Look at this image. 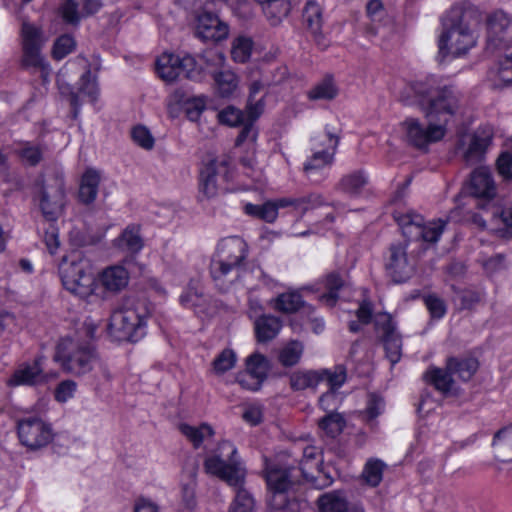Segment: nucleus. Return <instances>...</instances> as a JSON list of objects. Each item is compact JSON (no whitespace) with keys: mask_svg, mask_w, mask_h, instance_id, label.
I'll list each match as a JSON object with an SVG mask.
<instances>
[{"mask_svg":"<svg viewBox=\"0 0 512 512\" xmlns=\"http://www.w3.org/2000/svg\"><path fill=\"white\" fill-rule=\"evenodd\" d=\"M18 437L22 445L30 450L47 446L54 433L50 423L38 416H26L17 422Z\"/></svg>","mask_w":512,"mask_h":512,"instance_id":"ddd939ff","label":"nucleus"},{"mask_svg":"<svg viewBox=\"0 0 512 512\" xmlns=\"http://www.w3.org/2000/svg\"><path fill=\"white\" fill-rule=\"evenodd\" d=\"M262 8L264 15L273 26L278 25L290 11L288 0H255Z\"/></svg>","mask_w":512,"mask_h":512,"instance_id":"473e14b6","label":"nucleus"},{"mask_svg":"<svg viewBox=\"0 0 512 512\" xmlns=\"http://www.w3.org/2000/svg\"><path fill=\"white\" fill-rule=\"evenodd\" d=\"M53 359L66 373L82 376L98 367L100 378L110 380L107 367L102 364L94 346L89 342L82 343L79 339L63 338L56 346Z\"/></svg>","mask_w":512,"mask_h":512,"instance_id":"f03ea898","label":"nucleus"},{"mask_svg":"<svg viewBox=\"0 0 512 512\" xmlns=\"http://www.w3.org/2000/svg\"><path fill=\"white\" fill-rule=\"evenodd\" d=\"M425 305L433 318L440 319L446 314L444 301L436 295H427L424 298Z\"/></svg>","mask_w":512,"mask_h":512,"instance_id":"69168bd1","label":"nucleus"},{"mask_svg":"<svg viewBox=\"0 0 512 512\" xmlns=\"http://www.w3.org/2000/svg\"><path fill=\"white\" fill-rule=\"evenodd\" d=\"M478 366V361L474 357H450L447 360L448 371L463 381L470 380Z\"/></svg>","mask_w":512,"mask_h":512,"instance_id":"72a5a7b5","label":"nucleus"},{"mask_svg":"<svg viewBox=\"0 0 512 512\" xmlns=\"http://www.w3.org/2000/svg\"><path fill=\"white\" fill-rule=\"evenodd\" d=\"M319 427L323 430L327 436L336 437L339 435L345 427V420L341 414L328 412L319 422Z\"/></svg>","mask_w":512,"mask_h":512,"instance_id":"de8ad7c7","label":"nucleus"},{"mask_svg":"<svg viewBox=\"0 0 512 512\" xmlns=\"http://www.w3.org/2000/svg\"><path fill=\"white\" fill-rule=\"evenodd\" d=\"M253 42L250 38L239 36L232 42L231 56L235 62L245 63L251 56Z\"/></svg>","mask_w":512,"mask_h":512,"instance_id":"8fccbe9b","label":"nucleus"},{"mask_svg":"<svg viewBox=\"0 0 512 512\" xmlns=\"http://www.w3.org/2000/svg\"><path fill=\"white\" fill-rule=\"evenodd\" d=\"M204 471L219 478L231 487L244 485L246 469L238 453L237 447L229 440H221L216 447L207 452Z\"/></svg>","mask_w":512,"mask_h":512,"instance_id":"20e7f679","label":"nucleus"},{"mask_svg":"<svg viewBox=\"0 0 512 512\" xmlns=\"http://www.w3.org/2000/svg\"><path fill=\"white\" fill-rule=\"evenodd\" d=\"M466 190L476 198H493L496 194V188L489 169L486 167L475 169L471 174Z\"/></svg>","mask_w":512,"mask_h":512,"instance_id":"4be33fe9","label":"nucleus"},{"mask_svg":"<svg viewBox=\"0 0 512 512\" xmlns=\"http://www.w3.org/2000/svg\"><path fill=\"white\" fill-rule=\"evenodd\" d=\"M452 375L453 374L448 371L447 367L445 369L433 367L427 370L425 378L436 390L446 394L450 392L453 387L454 381Z\"/></svg>","mask_w":512,"mask_h":512,"instance_id":"4c0bfd02","label":"nucleus"},{"mask_svg":"<svg viewBox=\"0 0 512 512\" xmlns=\"http://www.w3.org/2000/svg\"><path fill=\"white\" fill-rule=\"evenodd\" d=\"M99 182L100 175L96 170L88 169L83 174L79 188V199L81 202L88 204L96 199Z\"/></svg>","mask_w":512,"mask_h":512,"instance_id":"c9c22d12","label":"nucleus"},{"mask_svg":"<svg viewBox=\"0 0 512 512\" xmlns=\"http://www.w3.org/2000/svg\"><path fill=\"white\" fill-rule=\"evenodd\" d=\"M492 447L498 460L512 462V424L495 433Z\"/></svg>","mask_w":512,"mask_h":512,"instance_id":"7c9ffc66","label":"nucleus"},{"mask_svg":"<svg viewBox=\"0 0 512 512\" xmlns=\"http://www.w3.org/2000/svg\"><path fill=\"white\" fill-rule=\"evenodd\" d=\"M76 47V42L71 35L64 34L58 37L53 45L52 56L56 60H62Z\"/></svg>","mask_w":512,"mask_h":512,"instance_id":"6e6d98bb","label":"nucleus"},{"mask_svg":"<svg viewBox=\"0 0 512 512\" xmlns=\"http://www.w3.org/2000/svg\"><path fill=\"white\" fill-rule=\"evenodd\" d=\"M17 153L23 163L35 166L42 160L43 149L40 145L26 142L17 149Z\"/></svg>","mask_w":512,"mask_h":512,"instance_id":"603ef678","label":"nucleus"},{"mask_svg":"<svg viewBox=\"0 0 512 512\" xmlns=\"http://www.w3.org/2000/svg\"><path fill=\"white\" fill-rule=\"evenodd\" d=\"M207 98L205 96L194 97L186 103V115L189 120L196 121L206 108Z\"/></svg>","mask_w":512,"mask_h":512,"instance_id":"e2e57ef3","label":"nucleus"},{"mask_svg":"<svg viewBox=\"0 0 512 512\" xmlns=\"http://www.w3.org/2000/svg\"><path fill=\"white\" fill-rule=\"evenodd\" d=\"M321 382L317 371H298L290 376V385L294 390H304L316 387Z\"/></svg>","mask_w":512,"mask_h":512,"instance_id":"c03bdc74","label":"nucleus"},{"mask_svg":"<svg viewBox=\"0 0 512 512\" xmlns=\"http://www.w3.org/2000/svg\"><path fill=\"white\" fill-rule=\"evenodd\" d=\"M487 42L495 48H506L512 43V15L496 11L488 17Z\"/></svg>","mask_w":512,"mask_h":512,"instance_id":"6ab92c4d","label":"nucleus"},{"mask_svg":"<svg viewBox=\"0 0 512 512\" xmlns=\"http://www.w3.org/2000/svg\"><path fill=\"white\" fill-rule=\"evenodd\" d=\"M266 481L271 492L269 505L273 510H282L288 503L286 491L290 488L291 471L270 466L266 471Z\"/></svg>","mask_w":512,"mask_h":512,"instance_id":"f3484780","label":"nucleus"},{"mask_svg":"<svg viewBox=\"0 0 512 512\" xmlns=\"http://www.w3.org/2000/svg\"><path fill=\"white\" fill-rule=\"evenodd\" d=\"M312 154L303 166L307 178L312 182L322 181L334 162L339 137L334 127L326 125L322 133L312 137Z\"/></svg>","mask_w":512,"mask_h":512,"instance_id":"0eeeda50","label":"nucleus"},{"mask_svg":"<svg viewBox=\"0 0 512 512\" xmlns=\"http://www.w3.org/2000/svg\"><path fill=\"white\" fill-rule=\"evenodd\" d=\"M228 33L227 24L220 21L215 14L203 12L198 15L195 34L203 41H221L228 36Z\"/></svg>","mask_w":512,"mask_h":512,"instance_id":"412c9836","label":"nucleus"},{"mask_svg":"<svg viewBox=\"0 0 512 512\" xmlns=\"http://www.w3.org/2000/svg\"><path fill=\"white\" fill-rule=\"evenodd\" d=\"M321 381H326L330 390L337 391L346 381L347 373L343 365H337L333 369H324L318 372Z\"/></svg>","mask_w":512,"mask_h":512,"instance_id":"09e8293b","label":"nucleus"},{"mask_svg":"<svg viewBox=\"0 0 512 512\" xmlns=\"http://www.w3.org/2000/svg\"><path fill=\"white\" fill-rule=\"evenodd\" d=\"M375 327L382 337L396 333L392 317L388 313H378L375 316Z\"/></svg>","mask_w":512,"mask_h":512,"instance_id":"338daca9","label":"nucleus"},{"mask_svg":"<svg viewBox=\"0 0 512 512\" xmlns=\"http://www.w3.org/2000/svg\"><path fill=\"white\" fill-rule=\"evenodd\" d=\"M62 19L72 25L80 22L81 14L78 11V4L74 0H65L59 8Z\"/></svg>","mask_w":512,"mask_h":512,"instance_id":"052dcab7","label":"nucleus"},{"mask_svg":"<svg viewBox=\"0 0 512 512\" xmlns=\"http://www.w3.org/2000/svg\"><path fill=\"white\" fill-rule=\"evenodd\" d=\"M303 351V344L300 341L292 340L280 349L279 362L285 367L294 366L300 361Z\"/></svg>","mask_w":512,"mask_h":512,"instance_id":"79ce46f5","label":"nucleus"},{"mask_svg":"<svg viewBox=\"0 0 512 512\" xmlns=\"http://www.w3.org/2000/svg\"><path fill=\"white\" fill-rule=\"evenodd\" d=\"M497 169L499 174L507 181L512 180V154L502 153L497 160Z\"/></svg>","mask_w":512,"mask_h":512,"instance_id":"774afa93","label":"nucleus"},{"mask_svg":"<svg viewBox=\"0 0 512 512\" xmlns=\"http://www.w3.org/2000/svg\"><path fill=\"white\" fill-rule=\"evenodd\" d=\"M156 72L167 83L174 82L179 76L199 81L202 78L201 68L190 55L180 57L173 53L164 52L156 60Z\"/></svg>","mask_w":512,"mask_h":512,"instance_id":"9d476101","label":"nucleus"},{"mask_svg":"<svg viewBox=\"0 0 512 512\" xmlns=\"http://www.w3.org/2000/svg\"><path fill=\"white\" fill-rule=\"evenodd\" d=\"M59 377L58 372H45L43 357H37L33 362H24L17 366L11 376L6 380L9 387L44 385Z\"/></svg>","mask_w":512,"mask_h":512,"instance_id":"2eb2a0df","label":"nucleus"},{"mask_svg":"<svg viewBox=\"0 0 512 512\" xmlns=\"http://www.w3.org/2000/svg\"><path fill=\"white\" fill-rule=\"evenodd\" d=\"M382 341L386 351V356L389 359V361L392 364H396L397 362H399L401 358L402 343L397 332L382 337Z\"/></svg>","mask_w":512,"mask_h":512,"instance_id":"5fc2aeb1","label":"nucleus"},{"mask_svg":"<svg viewBox=\"0 0 512 512\" xmlns=\"http://www.w3.org/2000/svg\"><path fill=\"white\" fill-rule=\"evenodd\" d=\"M366 12L371 22V27H369L367 32L372 36L384 34L382 30L391 21L387 17L382 2L380 0H370L366 5Z\"/></svg>","mask_w":512,"mask_h":512,"instance_id":"c85d7f7f","label":"nucleus"},{"mask_svg":"<svg viewBox=\"0 0 512 512\" xmlns=\"http://www.w3.org/2000/svg\"><path fill=\"white\" fill-rule=\"evenodd\" d=\"M215 89L222 98H231L239 89V77L232 70L217 71L213 74Z\"/></svg>","mask_w":512,"mask_h":512,"instance_id":"c756f323","label":"nucleus"},{"mask_svg":"<svg viewBox=\"0 0 512 512\" xmlns=\"http://www.w3.org/2000/svg\"><path fill=\"white\" fill-rule=\"evenodd\" d=\"M317 506L319 512H347L348 501L344 492L336 490L320 495Z\"/></svg>","mask_w":512,"mask_h":512,"instance_id":"f704fd0d","label":"nucleus"},{"mask_svg":"<svg viewBox=\"0 0 512 512\" xmlns=\"http://www.w3.org/2000/svg\"><path fill=\"white\" fill-rule=\"evenodd\" d=\"M131 138L135 144L145 150H151L154 147L155 139L150 130L144 125H136L131 129Z\"/></svg>","mask_w":512,"mask_h":512,"instance_id":"13d9d810","label":"nucleus"},{"mask_svg":"<svg viewBox=\"0 0 512 512\" xmlns=\"http://www.w3.org/2000/svg\"><path fill=\"white\" fill-rule=\"evenodd\" d=\"M114 245L123 252L135 254L143 248V239L140 235V227L138 225H129L114 240Z\"/></svg>","mask_w":512,"mask_h":512,"instance_id":"cd10ccee","label":"nucleus"},{"mask_svg":"<svg viewBox=\"0 0 512 512\" xmlns=\"http://www.w3.org/2000/svg\"><path fill=\"white\" fill-rule=\"evenodd\" d=\"M230 180L229 158L217 157L205 164L199 179L200 195L206 199L218 195L221 184Z\"/></svg>","mask_w":512,"mask_h":512,"instance_id":"4468645a","label":"nucleus"},{"mask_svg":"<svg viewBox=\"0 0 512 512\" xmlns=\"http://www.w3.org/2000/svg\"><path fill=\"white\" fill-rule=\"evenodd\" d=\"M342 400L341 393L329 389L320 397L319 405L324 411L333 412L339 408Z\"/></svg>","mask_w":512,"mask_h":512,"instance_id":"0e129e2a","label":"nucleus"},{"mask_svg":"<svg viewBox=\"0 0 512 512\" xmlns=\"http://www.w3.org/2000/svg\"><path fill=\"white\" fill-rule=\"evenodd\" d=\"M269 368L268 359L264 355L256 352L246 359V370L244 372L263 383L267 377Z\"/></svg>","mask_w":512,"mask_h":512,"instance_id":"a19ab883","label":"nucleus"},{"mask_svg":"<svg viewBox=\"0 0 512 512\" xmlns=\"http://www.w3.org/2000/svg\"><path fill=\"white\" fill-rule=\"evenodd\" d=\"M248 256V245L239 236L221 239L212 256L210 274L215 281L222 280L233 271H237Z\"/></svg>","mask_w":512,"mask_h":512,"instance_id":"6e6552de","label":"nucleus"},{"mask_svg":"<svg viewBox=\"0 0 512 512\" xmlns=\"http://www.w3.org/2000/svg\"><path fill=\"white\" fill-rule=\"evenodd\" d=\"M393 217L406 237H421L425 242L435 243L442 235L446 221L442 219L423 222V217L414 212H394Z\"/></svg>","mask_w":512,"mask_h":512,"instance_id":"f8f14e48","label":"nucleus"},{"mask_svg":"<svg viewBox=\"0 0 512 512\" xmlns=\"http://www.w3.org/2000/svg\"><path fill=\"white\" fill-rule=\"evenodd\" d=\"M337 94L338 88L333 77L327 75L307 92V97L310 100H332Z\"/></svg>","mask_w":512,"mask_h":512,"instance_id":"58836bf2","label":"nucleus"},{"mask_svg":"<svg viewBox=\"0 0 512 512\" xmlns=\"http://www.w3.org/2000/svg\"><path fill=\"white\" fill-rule=\"evenodd\" d=\"M234 488L236 489V495L230 504L228 512H252L254 509L252 495L243 486Z\"/></svg>","mask_w":512,"mask_h":512,"instance_id":"3c124183","label":"nucleus"},{"mask_svg":"<svg viewBox=\"0 0 512 512\" xmlns=\"http://www.w3.org/2000/svg\"><path fill=\"white\" fill-rule=\"evenodd\" d=\"M386 465L380 459H369L363 469L362 477L371 487H377L383 478Z\"/></svg>","mask_w":512,"mask_h":512,"instance_id":"a18cd8bd","label":"nucleus"},{"mask_svg":"<svg viewBox=\"0 0 512 512\" xmlns=\"http://www.w3.org/2000/svg\"><path fill=\"white\" fill-rule=\"evenodd\" d=\"M407 247L406 241L390 246L386 271L395 283L405 282L414 272L415 263L408 257Z\"/></svg>","mask_w":512,"mask_h":512,"instance_id":"a211bd4d","label":"nucleus"},{"mask_svg":"<svg viewBox=\"0 0 512 512\" xmlns=\"http://www.w3.org/2000/svg\"><path fill=\"white\" fill-rule=\"evenodd\" d=\"M344 285L343 279L337 273H330L323 281V286L326 290L320 296V300L329 306H333L338 299V291Z\"/></svg>","mask_w":512,"mask_h":512,"instance_id":"37998d69","label":"nucleus"},{"mask_svg":"<svg viewBox=\"0 0 512 512\" xmlns=\"http://www.w3.org/2000/svg\"><path fill=\"white\" fill-rule=\"evenodd\" d=\"M36 200L43 216L48 221L57 220L67 203L65 182L60 173L44 175L39 183Z\"/></svg>","mask_w":512,"mask_h":512,"instance_id":"1a4fd4ad","label":"nucleus"},{"mask_svg":"<svg viewBox=\"0 0 512 512\" xmlns=\"http://www.w3.org/2000/svg\"><path fill=\"white\" fill-rule=\"evenodd\" d=\"M180 304L184 308L194 309L203 305L206 301L201 282L199 280H191L187 288L179 297Z\"/></svg>","mask_w":512,"mask_h":512,"instance_id":"e433bc0d","label":"nucleus"},{"mask_svg":"<svg viewBox=\"0 0 512 512\" xmlns=\"http://www.w3.org/2000/svg\"><path fill=\"white\" fill-rule=\"evenodd\" d=\"M277 74L272 78L265 77L263 80L254 81L250 86L249 100H255V96L264 88L266 85L279 84L281 83L286 75L287 68L280 66L276 68Z\"/></svg>","mask_w":512,"mask_h":512,"instance_id":"4d7b16f0","label":"nucleus"},{"mask_svg":"<svg viewBox=\"0 0 512 512\" xmlns=\"http://www.w3.org/2000/svg\"><path fill=\"white\" fill-rule=\"evenodd\" d=\"M218 119L222 124L235 127L244 123L246 116L234 106H228L219 112Z\"/></svg>","mask_w":512,"mask_h":512,"instance_id":"bf43d9fd","label":"nucleus"},{"mask_svg":"<svg viewBox=\"0 0 512 512\" xmlns=\"http://www.w3.org/2000/svg\"><path fill=\"white\" fill-rule=\"evenodd\" d=\"M400 99L406 105H419L428 120L427 126L415 118H408L402 124L407 140L418 148H425L444 138L459 102L452 87H437L434 78L407 84Z\"/></svg>","mask_w":512,"mask_h":512,"instance_id":"f257e3e1","label":"nucleus"},{"mask_svg":"<svg viewBox=\"0 0 512 512\" xmlns=\"http://www.w3.org/2000/svg\"><path fill=\"white\" fill-rule=\"evenodd\" d=\"M443 30L438 38V59L465 55L476 45L477 34L471 28L466 15L459 9L450 10L442 18Z\"/></svg>","mask_w":512,"mask_h":512,"instance_id":"7ed1b4c3","label":"nucleus"},{"mask_svg":"<svg viewBox=\"0 0 512 512\" xmlns=\"http://www.w3.org/2000/svg\"><path fill=\"white\" fill-rule=\"evenodd\" d=\"M490 77L496 85L512 84V48H508L497 67L490 71Z\"/></svg>","mask_w":512,"mask_h":512,"instance_id":"ea45409f","label":"nucleus"},{"mask_svg":"<svg viewBox=\"0 0 512 512\" xmlns=\"http://www.w3.org/2000/svg\"><path fill=\"white\" fill-rule=\"evenodd\" d=\"M271 305L274 310L285 314L295 313L301 308H306L309 313L313 312L310 306L306 307L300 292L295 290L279 294L271 301Z\"/></svg>","mask_w":512,"mask_h":512,"instance_id":"b1692460","label":"nucleus"},{"mask_svg":"<svg viewBox=\"0 0 512 512\" xmlns=\"http://www.w3.org/2000/svg\"><path fill=\"white\" fill-rule=\"evenodd\" d=\"M237 361L235 352L232 349H224L216 356L213 361V370L216 374L221 375L231 370Z\"/></svg>","mask_w":512,"mask_h":512,"instance_id":"864d4df0","label":"nucleus"},{"mask_svg":"<svg viewBox=\"0 0 512 512\" xmlns=\"http://www.w3.org/2000/svg\"><path fill=\"white\" fill-rule=\"evenodd\" d=\"M303 20L307 28L317 35L322 27V13L319 5L315 2H308L303 11Z\"/></svg>","mask_w":512,"mask_h":512,"instance_id":"49530a36","label":"nucleus"},{"mask_svg":"<svg viewBox=\"0 0 512 512\" xmlns=\"http://www.w3.org/2000/svg\"><path fill=\"white\" fill-rule=\"evenodd\" d=\"M492 137L493 132L490 127H480L473 134L464 136L459 145V148L463 150L464 160L468 164L481 161L491 144Z\"/></svg>","mask_w":512,"mask_h":512,"instance_id":"aec40b11","label":"nucleus"},{"mask_svg":"<svg viewBox=\"0 0 512 512\" xmlns=\"http://www.w3.org/2000/svg\"><path fill=\"white\" fill-rule=\"evenodd\" d=\"M149 316L150 310L145 301L126 300L111 314L109 335L116 341L137 342L146 334Z\"/></svg>","mask_w":512,"mask_h":512,"instance_id":"39448f33","label":"nucleus"},{"mask_svg":"<svg viewBox=\"0 0 512 512\" xmlns=\"http://www.w3.org/2000/svg\"><path fill=\"white\" fill-rule=\"evenodd\" d=\"M198 467L196 463L186 465L181 474V495L184 505L188 509L195 507V487Z\"/></svg>","mask_w":512,"mask_h":512,"instance_id":"bb28decb","label":"nucleus"},{"mask_svg":"<svg viewBox=\"0 0 512 512\" xmlns=\"http://www.w3.org/2000/svg\"><path fill=\"white\" fill-rule=\"evenodd\" d=\"M369 183V177L364 170H357L344 175L339 184V189L350 195L359 196Z\"/></svg>","mask_w":512,"mask_h":512,"instance_id":"2f4dec72","label":"nucleus"},{"mask_svg":"<svg viewBox=\"0 0 512 512\" xmlns=\"http://www.w3.org/2000/svg\"><path fill=\"white\" fill-rule=\"evenodd\" d=\"M77 390V383L73 380L61 381L54 392V398L59 403H65L74 397Z\"/></svg>","mask_w":512,"mask_h":512,"instance_id":"680f3d73","label":"nucleus"},{"mask_svg":"<svg viewBox=\"0 0 512 512\" xmlns=\"http://www.w3.org/2000/svg\"><path fill=\"white\" fill-rule=\"evenodd\" d=\"M180 433L192 444L193 448L198 449L207 439L214 437L215 430L208 423H201L198 426L188 423H180L178 425Z\"/></svg>","mask_w":512,"mask_h":512,"instance_id":"a878e982","label":"nucleus"},{"mask_svg":"<svg viewBox=\"0 0 512 512\" xmlns=\"http://www.w3.org/2000/svg\"><path fill=\"white\" fill-rule=\"evenodd\" d=\"M282 328L281 320L273 315H261L254 320V330L259 342L273 340Z\"/></svg>","mask_w":512,"mask_h":512,"instance_id":"393cba45","label":"nucleus"},{"mask_svg":"<svg viewBox=\"0 0 512 512\" xmlns=\"http://www.w3.org/2000/svg\"><path fill=\"white\" fill-rule=\"evenodd\" d=\"M323 201L319 195H311L305 198H281L276 201H267L261 205L247 203L244 211L247 215L273 223L278 217L279 208L293 206L295 210L305 212L311 208L322 205Z\"/></svg>","mask_w":512,"mask_h":512,"instance_id":"9b49d317","label":"nucleus"},{"mask_svg":"<svg viewBox=\"0 0 512 512\" xmlns=\"http://www.w3.org/2000/svg\"><path fill=\"white\" fill-rule=\"evenodd\" d=\"M59 275L64 288L81 298L90 296L94 291L92 266L80 251H72L63 257L59 264Z\"/></svg>","mask_w":512,"mask_h":512,"instance_id":"423d86ee","label":"nucleus"},{"mask_svg":"<svg viewBox=\"0 0 512 512\" xmlns=\"http://www.w3.org/2000/svg\"><path fill=\"white\" fill-rule=\"evenodd\" d=\"M99 280L106 290L118 292L127 286L129 273L123 266L114 265L104 269L99 276Z\"/></svg>","mask_w":512,"mask_h":512,"instance_id":"5701e85b","label":"nucleus"},{"mask_svg":"<svg viewBox=\"0 0 512 512\" xmlns=\"http://www.w3.org/2000/svg\"><path fill=\"white\" fill-rule=\"evenodd\" d=\"M23 64L27 67L44 66V59L41 55V48L46 42L43 32L40 28L24 22L21 29Z\"/></svg>","mask_w":512,"mask_h":512,"instance_id":"dca6fc26","label":"nucleus"}]
</instances>
